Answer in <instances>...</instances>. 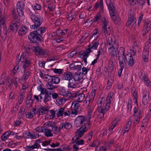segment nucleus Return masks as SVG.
I'll return each mask as SVG.
<instances>
[{
	"label": "nucleus",
	"mask_w": 151,
	"mask_h": 151,
	"mask_svg": "<svg viewBox=\"0 0 151 151\" xmlns=\"http://www.w3.org/2000/svg\"><path fill=\"white\" fill-rule=\"evenodd\" d=\"M30 48L28 47L25 48V51L23 52V54L19 59V60L22 63V68L23 69V71H22V73L24 72L23 75L21 78L22 80L25 81L29 77L31 73L29 71H26V68L28 67L30 63V61L28 59L29 54L30 53Z\"/></svg>",
	"instance_id": "obj_1"
},
{
	"label": "nucleus",
	"mask_w": 151,
	"mask_h": 151,
	"mask_svg": "<svg viewBox=\"0 0 151 151\" xmlns=\"http://www.w3.org/2000/svg\"><path fill=\"white\" fill-rule=\"evenodd\" d=\"M36 28L37 30L36 31L30 32L28 35V38L32 43H36L37 41H41L42 34L46 30V28L44 27H39Z\"/></svg>",
	"instance_id": "obj_2"
},
{
	"label": "nucleus",
	"mask_w": 151,
	"mask_h": 151,
	"mask_svg": "<svg viewBox=\"0 0 151 151\" xmlns=\"http://www.w3.org/2000/svg\"><path fill=\"white\" fill-rule=\"evenodd\" d=\"M99 103L97 104V110L98 112V118L100 119H102L103 118L106 112L108 111L110 109V108H108L105 106H102V100L99 101Z\"/></svg>",
	"instance_id": "obj_3"
},
{
	"label": "nucleus",
	"mask_w": 151,
	"mask_h": 151,
	"mask_svg": "<svg viewBox=\"0 0 151 151\" xmlns=\"http://www.w3.org/2000/svg\"><path fill=\"white\" fill-rule=\"evenodd\" d=\"M30 18L33 22L34 24L30 26L32 29H34L40 27L43 22L42 18L41 17H37L34 14L30 15Z\"/></svg>",
	"instance_id": "obj_4"
},
{
	"label": "nucleus",
	"mask_w": 151,
	"mask_h": 151,
	"mask_svg": "<svg viewBox=\"0 0 151 151\" xmlns=\"http://www.w3.org/2000/svg\"><path fill=\"white\" fill-rule=\"evenodd\" d=\"M51 92H50L45 88H44L41 91L39 95L40 100L43 99L42 95H44V102L47 103L51 100Z\"/></svg>",
	"instance_id": "obj_5"
},
{
	"label": "nucleus",
	"mask_w": 151,
	"mask_h": 151,
	"mask_svg": "<svg viewBox=\"0 0 151 151\" xmlns=\"http://www.w3.org/2000/svg\"><path fill=\"white\" fill-rule=\"evenodd\" d=\"M86 120V119L84 116H78L76 118L75 120V126L77 127L81 126Z\"/></svg>",
	"instance_id": "obj_6"
},
{
	"label": "nucleus",
	"mask_w": 151,
	"mask_h": 151,
	"mask_svg": "<svg viewBox=\"0 0 151 151\" xmlns=\"http://www.w3.org/2000/svg\"><path fill=\"white\" fill-rule=\"evenodd\" d=\"M20 23L18 21L12 20L8 28V30L10 31H13L16 32L19 27Z\"/></svg>",
	"instance_id": "obj_7"
},
{
	"label": "nucleus",
	"mask_w": 151,
	"mask_h": 151,
	"mask_svg": "<svg viewBox=\"0 0 151 151\" xmlns=\"http://www.w3.org/2000/svg\"><path fill=\"white\" fill-rule=\"evenodd\" d=\"M24 3L23 1L18 2L17 3V11L19 16L24 15L23 10L24 9Z\"/></svg>",
	"instance_id": "obj_8"
},
{
	"label": "nucleus",
	"mask_w": 151,
	"mask_h": 151,
	"mask_svg": "<svg viewBox=\"0 0 151 151\" xmlns=\"http://www.w3.org/2000/svg\"><path fill=\"white\" fill-rule=\"evenodd\" d=\"M118 59L119 61L124 62L126 63L125 55H124V50L122 47H120L118 53Z\"/></svg>",
	"instance_id": "obj_9"
},
{
	"label": "nucleus",
	"mask_w": 151,
	"mask_h": 151,
	"mask_svg": "<svg viewBox=\"0 0 151 151\" xmlns=\"http://www.w3.org/2000/svg\"><path fill=\"white\" fill-rule=\"evenodd\" d=\"M125 60L126 64L129 66H132L134 65V60L133 59L132 55L130 53L127 54L125 55Z\"/></svg>",
	"instance_id": "obj_10"
},
{
	"label": "nucleus",
	"mask_w": 151,
	"mask_h": 151,
	"mask_svg": "<svg viewBox=\"0 0 151 151\" xmlns=\"http://www.w3.org/2000/svg\"><path fill=\"white\" fill-rule=\"evenodd\" d=\"M150 93L147 91H144L142 94V103L144 105H147L150 101Z\"/></svg>",
	"instance_id": "obj_11"
},
{
	"label": "nucleus",
	"mask_w": 151,
	"mask_h": 151,
	"mask_svg": "<svg viewBox=\"0 0 151 151\" xmlns=\"http://www.w3.org/2000/svg\"><path fill=\"white\" fill-rule=\"evenodd\" d=\"M149 45L147 43L145 44V46L144 48L142 53V57L145 62H147L148 61L147 58L149 56Z\"/></svg>",
	"instance_id": "obj_12"
},
{
	"label": "nucleus",
	"mask_w": 151,
	"mask_h": 151,
	"mask_svg": "<svg viewBox=\"0 0 151 151\" xmlns=\"http://www.w3.org/2000/svg\"><path fill=\"white\" fill-rule=\"evenodd\" d=\"M99 44V40L94 39L92 43L88 46L87 49L90 50L89 51L91 52H92L93 50L97 49Z\"/></svg>",
	"instance_id": "obj_13"
},
{
	"label": "nucleus",
	"mask_w": 151,
	"mask_h": 151,
	"mask_svg": "<svg viewBox=\"0 0 151 151\" xmlns=\"http://www.w3.org/2000/svg\"><path fill=\"white\" fill-rule=\"evenodd\" d=\"M151 28V22L147 21L145 22L142 31V35L144 36L147 34Z\"/></svg>",
	"instance_id": "obj_14"
},
{
	"label": "nucleus",
	"mask_w": 151,
	"mask_h": 151,
	"mask_svg": "<svg viewBox=\"0 0 151 151\" xmlns=\"http://www.w3.org/2000/svg\"><path fill=\"white\" fill-rule=\"evenodd\" d=\"M100 6L101 7V9L100 10V12L98 13L94 19V22H97L99 21L100 19L101 18L102 14L103 12V0H100Z\"/></svg>",
	"instance_id": "obj_15"
},
{
	"label": "nucleus",
	"mask_w": 151,
	"mask_h": 151,
	"mask_svg": "<svg viewBox=\"0 0 151 151\" xmlns=\"http://www.w3.org/2000/svg\"><path fill=\"white\" fill-rule=\"evenodd\" d=\"M2 10L0 9V31H1V29L3 27L5 29L4 24L6 19V15H3Z\"/></svg>",
	"instance_id": "obj_16"
},
{
	"label": "nucleus",
	"mask_w": 151,
	"mask_h": 151,
	"mask_svg": "<svg viewBox=\"0 0 151 151\" xmlns=\"http://www.w3.org/2000/svg\"><path fill=\"white\" fill-rule=\"evenodd\" d=\"M17 134V133H15L14 132L12 131H8L4 133L1 135V138L2 141H4L8 139L10 135H14L15 134Z\"/></svg>",
	"instance_id": "obj_17"
},
{
	"label": "nucleus",
	"mask_w": 151,
	"mask_h": 151,
	"mask_svg": "<svg viewBox=\"0 0 151 151\" xmlns=\"http://www.w3.org/2000/svg\"><path fill=\"white\" fill-rule=\"evenodd\" d=\"M114 40H113V39L111 37H109L108 38L106 44L108 48H110L112 47H117L116 45L118 44L117 43H116L115 40L114 39Z\"/></svg>",
	"instance_id": "obj_18"
},
{
	"label": "nucleus",
	"mask_w": 151,
	"mask_h": 151,
	"mask_svg": "<svg viewBox=\"0 0 151 151\" xmlns=\"http://www.w3.org/2000/svg\"><path fill=\"white\" fill-rule=\"evenodd\" d=\"M107 5L109 9L110 14H113L116 12L115 8L114 7L110 0H107L106 1Z\"/></svg>",
	"instance_id": "obj_19"
},
{
	"label": "nucleus",
	"mask_w": 151,
	"mask_h": 151,
	"mask_svg": "<svg viewBox=\"0 0 151 151\" xmlns=\"http://www.w3.org/2000/svg\"><path fill=\"white\" fill-rule=\"evenodd\" d=\"M48 111V107L45 106H41L37 110V113H38L39 115H42L46 114Z\"/></svg>",
	"instance_id": "obj_20"
},
{
	"label": "nucleus",
	"mask_w": 151,
	"mask_h": 151,
	"mask_svg": "<svg viewBox=\"0 0 151 151\" xmlns=\"http://www.w3.org/2000/svg\"><path fill=\"white\" fill-rule=\"evenodd\" d=\"M133 111L134 117H142L143 112L141 109L135 107L133 109Z\"/></svg>",
	"instance_id": "obj_21"
},
{
	"label": "nucleus",
	"mask_w": 151,
	"mask_h": 151,
	"mask_svg": "<svg viewBox=\"0 0 151 151\" xmlns=\"http://www.w3.org/2000/svg\"><path fill=\"white\" fill-rule=\"evenodd\" d=\"M140 77L141 80L144 82L147 86L150 87L151 86V83L145 74H142Z\"/></svg>",
	"instance_id": "obj_22"
},
{
	"label": "nucleus",
	"mask_w": 151,
	"mask_h": 151,
	"mask_svg": "<svg viewBox=\"0 0 151 151\" xmlns=\"http://www.w3.org/2000/svg\"><path fill=\"white\" fill-rule=\"evenodd\" d=\"M85 132L82 129H81V128H80L77 130L76 132V136L73 138V139H75V140H78V139L82 137L84 134Z\"/></svg>",
	"instance_id": "obj_23"
},
{
	"label": "nucleus",
	"mask_w": 151,
	"mask_h": 151,
	"mask_svg": "<svg viewBox=\"0 0 151 151\" xmlns=\"http://www.w3.org/2000/svg\"><path fill=\"white\" fill-rule=\"evenodd\" d=\"M32 50L34 52L35 55L40 57L41 55V52L42 48L38 46H33L32 48Z\"/></svg>",
	"instance_id": "obj_24"
},
{
	"label": "nucleus",
	"mask_w": 151,
	"mask_h": 151,
	"mask_svg": "<svg viewBox=\"0 0 151 151\" xmlns=\"http://www.w3.org/2000/svg\"><path fill=\"white\" fill-rule=\"evenodd\" d=\"M116 46L117 47H112L110 48H108L111 56L115 57L117 55L116 52L119 47L118 45H116Z\"/></svg>",
	"instance_id": "obj_25"
},
{
	"label": "nucleus",
	"mask_w": 151,
	"mask_h": 151,
	"mask_svg": "<svg viewBox=\"0 0 151 151\" xmlns=\"http://www.w3.org/2000/svg\"><path fill=\"white\" fill-rule=\"evenodd\" d=\"M89 50L87 49L85 52L83 51H81L78 55V57L81 58H87L89 56V53L91 52Z\"/></svg>",
	"instance_id": "obj_26"
},
{
	"label": "nucleus",
	"mask_w": 151,
	"mask_h": 151,
	"mask_svg": "<svg viewBox=\"0 0 151 151\" xmlns=\"http://www.w3.org/2000/svg\"><path fill=\"white\" fill-rule=\"evenodd\" d=\"M78 85V82H76L73 79H71L68 81V87L69 88H75Z\"/></svg>",
	"instance_id": "obj_27"
},
{
	"label": "nucleus",
	"mask_w": 151,
	"mask_h": 151,
	"mask_svg": "<svg viewBox=\"0 0 151 151\" xmlns=\"http://www.w3.org/2000/svg\"><path fill=\"white\" fill-rule=\"evenodd\" d=\"M62 78L63 79L68 80L69 81L71 79H73V75L71 72H69L64 73Z\"/></svg>",
	"instance_id": "obj_28"
},
{
	"label": "nucleus",
	"mask_w": 151,
	"mask_h": 151,
	"mask_svg": "<svg viewBox=\"0 0 151 151\" xmlns=\"http://www.w3.org/2000/svg\"><path fill=\"white\" fill-rule=\"evenodd\" d=\"M136 23V19L134 17L130 16L129 17V20L126 23V25L127 27L131 25L132 23H133L132 25H133L134 24H135Z\"/></svg>",
	"instance_id": "obj_29"
},
{
	"label": "nucleus",
	"mask_w": 151,
	"mask_h": 151,
	"mask_svg": "<svg viewBox=\"0 0 151 151\" xmlns=\"http://www.w3.org/2000/svg\"><path fill=\"white\" fill-rule=\"evenodd\" d=\"M27 29L26 27L22 26L20 28L18 32L19 36H22L26 34L27 32Z\"/></svg>",
	"instance_id": "obj_30"
},
{
	"label": "nucleus",
	"mask_w": 151,
	"mask_h": 151,
	"mask_svg": "<svg viewBox=\"0 0 151 151\" xmlns=\"http://www.w3.org/2000/svg\"><path fill=\"white\" fill-rule=\"evenodd\" d=\"M80 108L79 103L77 101H74L72 103L71 106V109H73L74 110L78 111V112Z\"/></svg>",
	"instance_id": "obj_31"
},
{
	"label": "nucleus",
	"mask_w": 151,
	"mask_h": 151,
	"mask_svg": "<svg viewBox=\"0 0 151 151\" xmlns=\"http://www.w3.org/2000/svg\"><path fill=\"white\" fill-rule=\"evenodd\" d=\"M131 93L134 99L135 100V102L137 103V91L134 88H132L131 89Z\"/></svg>",
	"instance_id": "obj_32"
},
{
	"label": "nucleus",
	"mask_w": 151,
	"mask_h": 151,
	"mask_svg": "<svg viewBox=\"0 0 151 151\" xmlns=\"http://www.w3.org/2000/svg\"><path fill=\"white\" fill-rule=\"evenodd\" d=\"M111 19L113 20L114 23L117 24L120 21V19L118 16L116 14V13L110 14Z\"/></svg>",
	"instance_id": "obj_33"
},
{
	"label": "nucleus",
	"mask_w": 151,
	"mask_h": 151,
	"mask_svg": "<svg viewBox=\"0 0 151 151\" xmlns=\"http://www.w3.org/2000/svg\"><path fill=\"white\" fill-rule=\"evenodd\" d=\"M12 16L14 18L13 20L17 21H18L19 19V17L18 14H17L16 10L15 8H14L12 11Z\"/></svg>",
	"instance_id": "obj_34"
},
{
	"label": "nucleus",
	"mask_w": 151,
	"mask_h": 151,
	"mask_svg": "<svg viewBox=\"0 0 151 151\" xmlns=\"http://www.w3.org/2000/svg\"><path fill=\"white\" fill-rule=\"evenodd\" d=\"M12 16L14 18L13 20L17 21H18L19 19V17L18 14H17L16 10L15 8H14L12 11Z\"/></svg>",
	"instance_id": "obj_35"
},
{
	"label": "nucleus",
	"mask_w": 151,
	"mask_h": 151,
	"mask_svg": "<svg viewBox=\"0 0 151 151\" xmlns=\"http://www.w3.org/2000/svg\"><path fill=\"white\" fill-rule=\"evenodd\" d=\"M110 32L111 30L109 27H102V32L105 35H110Z\"/></svg>",
	"instance_id": "obj_36"
},
{
	"label": "nucleus",
	"mask_w": 151,
	"mask_h": 151,
	"mask_svg": "<svg viewBox=\"0 0 151 151\" xmlns=\"http://www.w3.org/2000/svg\"><path fill=\"white\" fill-rule=\"evenodd\" d=\"M112 96H111V93H110L109 94L106 99V103L105 106H106L107 107L109 108H110V105L111 103V99L112 98Z\"/></svg>",
	"instance_id": "obj_37"
},
{
	"label": "nucleus",
	"mask_w": 151,
	"mask_h": 151,
	"mask_svg": "<svg viewBox=\"0 0 151 151\" xmlns=\"http://www.w3.org/2000/svg\"><path fill=\"white\" fill-rule=\"evenodd\" d=\"M84 97V95L83 93H80L78 96L76 94L74 96V98L77 97L76 101L78 102H80L82 101L83 100Z\"/></svg>",
	"instance_id": "obj_38"
},
{
	"label": "nucleus",
	"mask_w": 151,
	"mask_h": 151,
	"mask_svg": "<svg viewBox=\"0 0 151 151\" xmlns=\"http://www.w3.org/2000/svg\"><path fill=\"white\" fill-rule=\"evenodd\" d=\"M24 94V92H23L22 90H21L18 99V103L19 104H21L22 103L23 99L25 97Z\"/></svg>",
	"instance_id": "obj_39"
},
{
	"label": "nucleus",
	"mask_w": 151,
	"mask_h": 151,
	"mask_svg": "<svg viewBox=\"0 0 151 151\" xmlns=\"http://www.w3.org/2000/svg\"><path fill=\"white\" fill-rule=\"evenodd\" d=\"M102 27H107L109 22L108 19L105 17H103L101 19Z\"/></svg>",
	"instance_id": "obj_40"
},
{
	"label": "nucleus",
	"mask_w": 151,
	"mask_h": 151,
	"mask_svg": "<svg viewBox=\"0 0 151 151\" xmlns=\"http://www.w3.org/2000/svg\"><path fill=\"white\" fill-rule=\"evenodd\" d=\"M67 29H65L63 30L57 29L56 30L57 34L59 36L64 35L66 34L67 32Z\"/></svg>",
	"instance_id": "obj_41"
},
{
	"label": "nucleus",
	"mask_w": 151,
	"mask_h": 151,
	"mask_svg": "<svg viewBox=\"0 0 151 151\" xmlns=\"http://www.w3.org/2000/svg\"><path fill=\"white\" fill-rule=\"evenodd\" d=\"M52 83H47V88L46 90H49L51 91L50 92H52L54 90V89L57 88V86L54 85Z\"/></svg>",
	"instance_id": "obj_42"
},
{
	"label": "nucleus",
	"mask_w": 151,
	"mask_h": 151,
	"mask_svg": "<svg viewBox=\"0 0 151 151\" xmlns=\"http://www.w3.org/2000/svg\"><path fill=\"white\" fill-rule=\"evenodd\" d=\"M94 109L93 106H90L88 110V118L91 119L93 116V111Z\"/></svg>",
	"instance_id": "obj_43"
},
{
	"label": "nucleus",
	"mask_w": 151,
	"mask_h": 151,
	"mask_svg": "<svg viewBox=\"0 0 151 151\" xmlns=\"http://www.w3.org/2000/svg\"><path fill=\"white\" fill-rule=\"evenodd\" d=\"M33 101V99H32L31 95H29L26 101V104L27 105V107H29L31 106L32 104Z\"/></svg>",
	"instance_id": "obj_44"
},
{
	"label": "nucleus",
	"mask_w": 151,
	"mask_h": 151,
	"mask_svg": "<svg viewBox=\"0 0 151 151\" xmlns=\"http://www.w3.org/2000/svg\"><path fill=\"white\" fill-rule=\"evenodd\" d=\"M52 123L50 121L45 123L43 125L44 130L50 129V127H52Z\"/></svg>",
	"instance_id": "obj_45"
},
{
	"label": "nucleus",
	"mask_w": 151,
	"mask_h": 151,
	"mask_svg": "<svg viewBox=\"0 0 151 151\" xmlns=\"http://www.w3.org/2000/svg\"><path fill=\"white\" fill-rule=\"evenodd\" d=\"M48 5L47 6L48 11L49 12H52L53 11L55 8V6L52 2L50 3L47 4Z\"/></svg>",
	"instance_id": "obj_46"
},
{
	"label": "nucleus",
	"mask_w": 151,
	"mask_h": 151,
	"mask_svg": "<svg viewBox=\"0 0 151 151\" xmlns=\"http://www.w3.org/2000/svg\"><path fill=\"white\" fill-rule=\"evenodd\" d=\"M90 127V125L88 122L85 123L83 126H82L80 128L81 129L83 130L85 132L87 131V130Z\"/></svg>",
	"instance_id": "obj_47"
},
{
	"label": "nucleus",
	"mask_w": 151,
	"mask_h": 151,
	"mask_svg": "<svg viewBox=\"0 0 151 151\" xmlns=\"http://www.w3.org/2000/svg\"><path fill=\"white\" fill-rule=\"evenodd\" d=\"M65 98V100H68L72 99L74 97L72 94L70 92L67 91L65 94L63 96Z\"/></svg>",
	"instance_id": "obj_48"
},
{
	"label": "nucleus",
	"mask_w": 151,
	"mask_h": 151,
	"mask_svg": "<svg viewBox=\"0 0 151 151\" xmlns=\"http://www.w3.org/2000/svg\"><path fill=\"white\" fill-rule=\"evenodd\" d=\"M132 121L129 120L128 122L126 124L125 127L124 129V133H125L126 132H128L130 128L131 125L132 124Z\"/></svg>",
	"instance_id": "obj_49"
},
{
	"label": "nucleus",
	"mask_w": 151,
	"mask_h": 151,
	"mask_svg": "<svg viewBox=\"0 0 151 151\" xmlns=\"http://www.w3.org/2000/svg\"><path fill=\"white\" fill-rule=\"evenodd\" d=\"M52 131V130L50 129L44 130L43 132L45 133V136L49 137L53 136V134L51 132Z\"/></svg>",
	"instance_id": "obj_50"
},
{
	"label": "nucleus",
	"mask_w": 151,
	"mask_h": 151,
	"mask_svg": "<svg viewBox=\"0 0 151 151\" xmlns=\"http://www.w3.org/2000/svg\"><path fill=\"white\" fill-rule=\"evenodd\" d=\"M19 66L17 65L15 66L11 73L12 76H14L16 73L19 72Z\"/></svg>",
	"instance_id": "obj_51"
},
{
	"label": "nucleus",
	"mask_w": 151,
	"mask_h": 151,
	"mask_svg": "<svg viewBox=\"0 0 151 151\" xmlns=\"http://www.w3.org/2000/svg\"><path fill=\"white\" fill-rule=\"evenodd\" d=\"M35 149H38V148L36 146V145L34 144L33 145L27 146L25 147L27 151H30Z\"/></svg>",
	"instance_id": "obj_52"
},
{
	"label": "nucleus",
	"mask_w": 151,
	"mask_h": 151,
	"mask_svg": "<svg viewBox=\"0 0 151 151\" xmlns=\"http://www.w3.org/2000/svg\"><path fill=\"white\" fill-rule=\"evenodd\" d=\"M95 90L92 91L89 96H87L86 99H89L91 100H93L95 97Z\"/></svg>",
	"instance_id": "obj_53"
},
{
	"label": "nucleus",
	"mask_w": 151,
	"mask_h": 151,
	"mask_svg": "<svg viewBox=\"0 0 151 151\" xmlns=\"http://www.w3.org/2000/svg\"><path fill=\"white\" fill-rule=\"evenodd\" d=\"M64 128L66 129H69L72 127V125L70 123L68 122H63Z\"/></svg>",
	"instance_id": "obj_54"
},
{
	"label": "nucleus",
	"mask_w": 151,
	"mask_h": 151,
	"mask_svg": "<svg viewBox=\"0 0 151 151\" xmlns=\"http://www.w3.org/2000/svg\"><path fill=\"white\" fill-rule=\"evenodd\" d=\"M64 111V108H61L59 109L58 111L56 113V114L58 117H59L63 116Z\"/></svg>",
	"instance_id": "obj_55"
},
{
	"label": "nucleus",
	"mask_w": 151,
	"mask_h": 151,
	"mask_svg": "<svg viewBox=\"0 0 151 151\" xmlns=\"http://www.w3.org/2000/svg\"><path fill=\"white\" fill-rule=\"evenodd\" d=\"M41 54V55L46 57L50 55V52L48 50L46 49H43L42 48Z\"/></svg>",
	"instance_id": "obj_56"
},
{
	"label": "nucleus",
	"mask_w": 151,
	"mask_h": 151,
	"mask_svg": "<svg viewBox=\"0 0 151 151\" xmlns=\"http://www.w3.org/2000/svg\"><path fill=\"white\" fill-rule=\"evenodd\" d=\"M52 129L54 134H57L59 132L58 127L56 125L52 124Z\"/></svg>",
	"instance_id": "obj_57"
},
{
	"label": "nucleus",
	"mask_w": 151,
	"mask_h": 151,
	"mask_svg": "<svg viewBox=\"0 0 151 151\" xmlns=\"http://www.w3.org/2000/svg\"><path fill=\"white\" fill-rule=\"evenodd\" d=\"M113 57L111 56V58L110 59L108 63L109 67L112 68H113V67L114 65V61L115 59L113 58Z\"/></svg>",
	"instance_id": "obj_58"
},
{
	"label": "nucleus",
	"mask_w": 151,
	"mask_h": 151,
	"mask_svg": "<svg viewBox=\"0 0 151 151\" xmlns=\"http://www.w3.org/2000/svg\"><path fill=\"white\" fill-rule=\"evenodd\" d=\"M133 48V49L132 50L133 52L132 54L133 56H134L136 54V52L137 51V50L138 48L137 44L136 42H135L134 43Z\"/></svg>",
	"instance_id": "obj_59"
},
{
	"label": "nucleus",
	"mask_w": 151,
	"mask_h": 151,
	"mask_svg": "<svg viewBox=\"0 0 151 151\" xmlns=\"http://www.w3.org/2000/svg\"><path fill=\"white\" fill-rule=\"evenodd\" d=\"M53 76H52L48 75H46V76L45 77V79L46 81L48 82V83H52V80L53 79L52 78Z\"/></svg>",
	"instance_id": "obj_60"
},
{
	"label": "nucleus",
	"mask_w": 151,
	"mask_h": 151,
	"mask_svg": "<svg viewBox=\"0 0 151 151\" xmlns=\"http://www.w3.org/2000/svg\"><path fill=\"white\" fill-rule=\"evenodd\" d=\"M18 77H15L11 80V84L13 83L16 87H17L18 85Z\"/></svg>",
	"instance_id": "obj_61"
},
{
	"label": "nucleus",
	"mask_w": 151,
	"mask_h": 151,
	"mask_svg": "<svg viewBox=\"0 0 151 151\" xmlns=\"http://www.w3.org/2000/svg\"><path fill=\"white\" fill-rule=\"evenodd\" d=\"M52 78V83L57 84L59 83L60 81V79L59 78L53 76Z\"/></svg>",
	"instance_id": "obj_62"
},
{
	"label": "nucleus",
	"mask_w": 151,
	"mask_h": 151,
	"mask_svg": "<svg viewBox=\"0 0 151 151\" xmlns=\"http://www.w3.org/2000/svg\"><path fill=\"white\" fill-rule=\"evenodd\" d=\"M19 108V106L18 104H17L11 110L12 114H14L16 113L18 111Z\"/></svg>",
	"instance_id": "obj_63"
},
{
	"label": "nucleus",
	"mask_w": 151,
	"mask_h": 151,
	"mask_svg": "<svg viewBox=\"0 0 151 151\" xmlns=\"http://www.w3.org/2000/svg\"><path fill=\"white\" fill-rule=\"evenodd\" d=\"M106 148L104 146H102L99 147H96L95 151H106Z\"/></svg>",
	"instance_id": "obj_64"
}]
</instances>
